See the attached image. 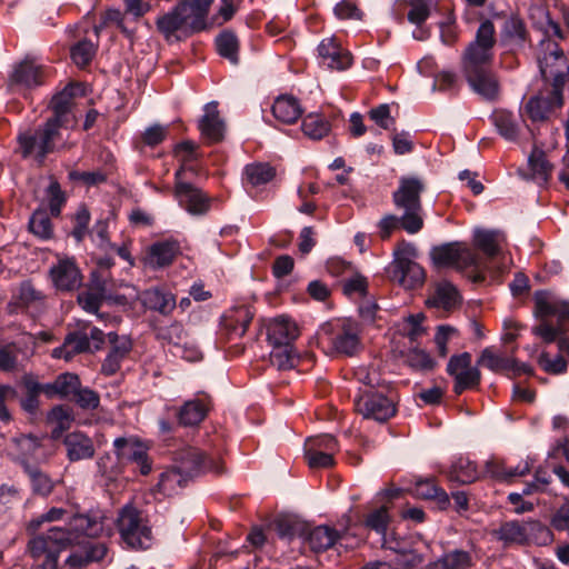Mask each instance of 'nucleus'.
<instances>
[{
  "instance_id": "obj_5",
  "label": "nucleus",
  "mask_w": 569,
  "mask_h": 569,
  "mask_svg": "<svg viewBox=\"0 0 569 569\" xmlns=\"http://www.w3.org/2000/svg\"><path fill=\"white\" fill-rule=\"evenodd\" d=\"M355 408L365 419H372L377 422H385L397 412L392 392L385 393L373 389L362 390L355 400Z\"/></svg>"
},
{
  "instance_id": "obj_15",
  "label": "nucleus",
  "mask_w": 569,
  "mask_h": 569,
  "mask_svg": "<svg viewBox=\"0 0 569 569\" xmlns=\"http://www.w3.org/2000/svg\"><path fill=\"white\" fill-rule=\"evenodd\" d=\"M50 277L54 287L62 291L76 290L82 282L80 270L71 258L59 259L50 268Z\"/></svg>"
},
{
  "instance_id": "obj_42",
  "label": "nucleus",
  "mask_w": 569,
  "mask_h": 569,
  "mask_svg": "<svg viewBox=\"0 0 569 569\" xmlns=\"http://www.w3.org/2000/svg\"><path fill=\"white\" fill-rule=\"evenodd\" d=\"M472 566L470 552L455 549L445 552L435 563V569H469Z\"/></svg>"
},
{
  "instance_id": "obj_40",
  "label": "nucleus",
  "mask_w": 569,
  "mask_h": 569,
  "mask_svg": "<svg viewBox=\"0 0 569 569\" xmlns=\"http://www.w3.org/2000/svg\"><path fill=\"white\" fill-rule=\"evenodd\" d=\"M416 545H423L425 549L429 548V543L423 540L421 535L398 537L395 533H390L382 539L383 548L395 552L397 557L403 556L407 550L411 549Z\"/></svg>"
},
{
  "instance_id": "obj_23",
  "label": "nucleus",
  "mask_w": 569,
  "mask_h": 569,
  "mask_svg": "<svg viewBox=\"0 0 569 569\" xmlns=\"http://www.w3.org/2000/svg\"><path fill=\"white\" fill-rule=\"evenodd\" d=\"M471 89L486 100H496L499 96V82L491 69H477L465 72Z\"/></svg>"
},
{
  "instance_id": "obj_33",
  "label": "nucleus",
  "mask_w": 569,
  "mask_h": 569,
  "mask_svg": "<svg viewBox=\"0 0 569 569\" xmlns=\"http://www.w3.org/2000/svg\"><path fill=\"white\" fill-rule=\"evenodd\" d=\"M80 383V379L76 373L64 372L59 375L53 382L43 385V393L49 398L54 396L60 398L73 397Z\"/></svg>"
},
{
  "instance_id": "obj_17",
  "label": "nucleus",
  "mask_w": 569,
  "mask_h": 569,
  "mask_svg": "<svg viewBox=\"0 0 569 569\" xmlns=\"http://www.w3.org/2000/svg\"><path fill=\"white\" fill-rule=\"evenodd\" d=\"M27 551L33 559V565L30 569L57 568L59 559L57 547H52L43 533L29 540Z\"/></svg>"
},
{
  "instance_id": "obj_29",
  "label": "nucleus",
  "mask_w": 569,
  "mask_h": 569,
  "mask_svg": "<svg viewBox=\"0 0 569 569\" xmlns=\"http://www.w3.org/2000/svg\"><path fill=\"white\" fill-rule=\"evenodd\" d=\"M142 305L150 310L157 311L163 316L170 315L176 306V297L162 288H150L141 293Z\"/></svg>"
},
{
  "instance_id": "obj_56",
  "label": "nucleus",
  "mask_w": 569,
  "mask_h": 569,
  "mask_svg": "<svg viewBox=\"0 0 569 569\" xmlns=\"http://www.w3.org/2000/svg\"><path fill=\"white\" fill-rule=\"evenodd\" d=\"M553 541V533L550 528L539 521L527 522V543L533 542L538 546H547Z\"/></svg>"
},
{
  "instance_id": "obj_18",
  "label": "nucleus",
  "mask_w": 569,
  "mask_h": 569,
  "mask_svg": "<svg viewBox=\"0 0 569 569\" xmlns=\"http://www.w3.org/2000/svg\"><path fill=\"white\" fill-rule=\"evenodd\" d=\"M156 27L168 42L179 41L182 38L193 34L176 7L159 16L156 20Z\"/></svg>"
},
{
  "instance_id": "obj_47",
  "label": "nucleus",
  "mask_w": 569,
  "mask_h": 569,
  "mask_svg": "<svg viewBox=\"0 0 569 569\" xmlns=\"http://www.w3.org/2000/svg\"><path fill=\"white\" fill-rule=\"evenodd\" d=\"M13 299L19 307L38 308L43 303L44 295L37 290L30 281H23Z\"/></svg>"
},
{
  "instance_id": "obj_44",
  "label": "nucleus",
  "mask_w": 569,
  "mask_h": 569,
  "mask_svg": "<svg viewBox=\"0 0 569 569\" xmlns=\"http://www.w3.org/2000/svg\"><path fill=\"white\" fill-rule=\"evenodd\" d=\"M478 363L493 372H509L510 368L517 366V360L511 357L497 355L490 348L482 350Z\"/></svg>"
},
{
  "instance_id": "obj_53",
  "label": "nucleus",
  "mask_w": 569,
  "mask_h": 569,
  "mask_svg": "<svg viewBox=\"0 0 569 569\" xmlns=\"http://www.w3.org/2000/svg\"><path fill=\"white\" fill-rule=\"evenodd\" d=\"M207 407L200 400L187 401L179 411V420L183 426H196L203 420Z\"/></svg>"
},
{
  "instance_id": "obj_39",
  "label": "nucleus",
  "mask_w": 569,
  "mask_h": 569,
  "mask_svg": "<svg viewBox=\"0 0 569 569\" xmlns=\"http://www.w3.org/2000/svg\"><path fill=\"white\" fill-rule=\"evenodd\" d=\"M495 535L506 546L525 545L527 543V522L523 525L518 521L505 522L495 531Z\"/></svg>"
},
{
  "instance_id": "obj_57",
  "label": "nucleus",
  "mask_w": 569,
  "mask_h": 569,
  "mask_svg": "<svg viewBox=\"0 0 569 569\" xmlns=\"http://www.w3.org/2000/svg\"><path fill=\"white\" fill-rule=\"evenodd\" d=\"M97 51V44L81 40L71 48V59L80 68L90 63Z\"/></svg>"
},
{
  "instance_id": "obj_49",
  "label": "nucleus",
  "mask_w": 569,
  "mask_h": 569,
  "mask_svg": "<svg viewBox=\"0 0 569 569\" xmlns=\"http://www.w3.org/2000/svg\"><path fill=\"white\" fill-rule=\"evenodd\" d=\"M216 47L218 53L228 59L232 64L239 61V41L231 31H223L216 38Z\"/></svg>"
},
{
  "instance_id": "obj_6",
  "label": "nucleus",
  "mask_w": 569,
  "mask_h": 569,
  "mask_svg": "<svg viewBox=\"0 0 569 569\" xmlns=\"http://www.w3.org/2000/svg\"><path fill=\"white\" fill-rule=\"evenodd\" d=\"M432 262L437 267H450L458 271L468 268L477 270L481 267L479 256L462 242H451L432 248L430 252Z\"/></svg>"
},
{
  "instance_id": "obj_11",
  "label": "nucleus",
  "mask_w": 569,
  "mask_h": 569,
  "mask_svg": "<svg viewBox=\"0 0 569 569\" xmlns=\"http://www.w3.org/2000/svg\"><path fill=\"white\" fill-rule=\"evenodd\" d=\"M563 106L562 91L552 88L549 97L535 96L531 97L526 106L525 111L532 122H545Z\"/></svg>"
},
{
  "instance_id": "obj_62",
  "label": "nucleus",
  "mask_w": 569,
  "mask_h": 569,
  "mask_svg": "<svg viewBox=\"0 0 569 569\" xmlns=\"http://www.w3.org/2000/svg\"><path fill=\"white\" fill-rule=\"evenodd\" d=\"M390 521V517L388 515V510L386 507H381L372 512H370L366 520V527L375 530L377 533L382 536V539L387 537V528Z\"/></svg>"
},
{
  "instance_id": "obj_24",
  "label": "nucleus",
  "mask_w": 569,
  "mask_h": 569,
  "mask_svg": "<svg viewBox=\"0 0 569 569\" xmlns=\"http://www.w3.org/2000/svg\"><path fill=\"white\" fill-rule=\"evenodd\" d=\"M77 87L74 84H68L64 89L51 99L50 107L53 111L52 120L59 121L69 127L76 122V117L72 113L73 98Z\"/></svg>"
},
{
  "instance_id": "obj_34",
  "label": "nucleus",
  "mask_w": 569,
  "mask_h": 569,
  "mask_svg": "<svg viewBox=\"0 0 569 569\" xmlns=\"http://www.w3.org/2000/svg\"><path fill=\"white\" fill-rule=\"evenodd\" d=\"M528 167L530 170V179L539 184L548 182L552 164L548 161L545 151L538 147H533L531 153L528 157Z\"/></svg>"
},
{
  "instance_id": "obj_31",
  "label": "nucleus",
  "mask_w": 569,
  "mask_h": 569,
  "mask_svg": "<svg viewBox=\"0 0 569 569\" xmlns=\"http://www.w3.org/2000/svg\"><path fill=\"white\" fill-rule=\"evenodd\" d=\"M272 114L283 123H295L302 114V108L297 98L290 94L278 97L272 104Z\"/></svg>"
},
{
  "instance_id": "obj_61",
  "label": "nucleus",
  "mask_w": 569,
  "mask_h": 569,
  "mask_svg": "<svg viewBox=\"0 0 569 569\" xmlns=\"http://www.w3.org/2000/svg\"><path fill=\"white\" fill-rule=\"evenodd\" d=\"M103 295L93 291L87 287L86 290L78 295V303L83 310L90 313H96L98 318L103 319V315L98 313V310L103 300H107Z\"/></svg>"
},
{
  "instance_id": "obj_41",
  "label": "nucleus",
  "mask_w": 569,
  "mask_h": 569,
  "mask_svg": "<svg viewBox=\"0 0 569 569\" xmlns=\"http://www.w3.org/2000/svg\"><path fill=\"white\" fill-rule=\"evenodd\" d=\"M492 121L501 137L509 141L517 140L520 128L513 113L507 110H497L492 114Z\"/></svg>"
},
{
  "instance_id": "obj_51",
  "label": "nucleus",
  "mask_w": 569,
  "mask_h": 569,
  "mask_svg": "<svg viewBox=\"0 0 569 569\" xmlns=\"http://www.w3.org/2000/svg\"><path fill=\"white\" fill-rule=\"evenodd\" d=\"M332 348L340 353L352 355L359 345L358 335L351 328H342L341 331L329 338Z\"/></svg>"
},
{
  "instance_id": "obj_43",
  "label": "nucleus",
  "mask_w": 569,
  "mask_h": 569,
  "mask_svg": "<svg viewBox=\"0 0 569 569\" xmlns=\"http://www.w3.org/2000/svg\"><path fill=\"white\" fill-rule=\"evenodd\" d=\"M459 301L460 296L457 288L448 281L440 282L436 288L433 297L429 299L432 306L446 310L456 307Z\"/></svg>"
},
{
  "instance_id": "obj_58",
  "label": "nucleus",
  "mask_w": 569,
  "mask_h": 569,
  "mask_svg": "<svg viewBox=\"0 0 569 569\" xmlns=\"http://www.w3.org/2000/svg\"><path fill=\"white\" fill-rule=\"evenodd\" d=\"M24 470L30 478L31 486L34 492L42 496H47L51 492L53 488V482L46 473H43L37 467H31L29 465L24 466Z\"/></svg>"
},
{
  "instance_id": "obj_16",
  "label": "nucleus",
  "mask_w": 569,
  "mask_h": 569,
  "mask_svg": "<svg viewBox=\"0 0 569 569\" xmlns=\"http://www.w3.org/2000/svg\"><path fill=\"white\" fill-rule=\"evenodd\" d=\"M42 83V71L40 66L32 61L24 60L17 64L8 79V89L11 92L30 89Z\"/></svg>"
},
{
  "instance_id": "obj_3",
  "label": "nucleus",
  "mask_w": 569,
  "mask_h": 569,
  "mask_svg": "<svg viewBox=\"0 0 569 569\" xmlns=\"http://www.w3.org/2000/svg\"><path fill=\"white\" fill-rule=\"evenodd\" d=\"M496 30L492 21L483 20L476 33V39L467 47L463 54V72L489 69L493 59Z\"/></svg>"
},
{
  "instance_id": "obj_48",
  "label": "nucleus",
  "mask_w": 569,
  "mask_h": 569,
  "mask_svg": "<svg viewBox=\"0 0 569 569\" xmlns=\"http://www.w3.org/2000/svg\"><path fill=\"white\" fill-rule=\"evenodd\" d=\"M552 479L548 472L542 469H536L533 473V479L530 482H527L522 489V493L525 496H531L535 493H546L552 497H556L557 493L551 488Z\"/></svg>"
},
{
  "instance_id": "obj_64",
  "label": "nucleus",
  "mask_w": 569,
  "mask_h": 569,
  "mask_svg": "<svg viewBox=\"0 0 569 569\" xmlns=\"http://www.w3.org/2000/svg\"><path fill=\"white\" fill-rule=\"evenodd\" d=\"M423 545H416L403 556L396 558V565L401 569H418L425 561Z\"/></svg>"
},
{
  "instance_id": "obj_35",
  "label": "nucleus",
  "mask_w": 569,
  "mask_h": 569,
  "mask_svg": "<svg viewBox=\"0 0 569 569\" xmlns=\"http://www.w3.org/2000/svg\"><path fill=\"white\" fill-rule=\"evenodd\" d=\"M107 555V547L101 542H89L87 543L82 551H77L71 553L67 563L72 567H84L91 562H98L102 560Z\"/></svg>"
},
{
  "instance_id": "obj_52",
  "label": "nucleus",
  "mask_w": 569,
  "mask_h": 569,
  "mask_svg": "<svg viewBox=\"0 0 569 569\" xmlns=\"http://www.w3.org/2000/svg\"><path fill=\"white\" fill-rule=\"evenodd\" d=\"M43 536L52 547H57L58 555H60L61 550L77 541L71 530L70 521L67 527L53 526L49 528Z\"/></svg>"
},
{
  "instance_id": "obj_45",
  "label": "nucleus",
  "mask_w": 569,
  "mask_h": 569,
  "mask_svg": "<svg viewBox=\"0 0 569 569\" xmlns=\"http://www.w3.org/2000/svg\"><path fill=\"white\" fill-rule=\"evenodd\" d=\"M449 478L459 483H471L478 479L476 465L468 458L460 457L452 463Z\"/></svg>"
},
{
  "instance_id": "obj_26",
  "label": "nucleus",
  "mask_w": 569,
  "mask_h": 569,
  "mask_svg": "<svg viewBox=\"0 0 569 569\" xmlns=\"http://www.w3.org/2000/svg\"><path fill=\"white\" fill-rule=\"evenodd\" d=\"M346 531L340 532L337 529L322 525L312 528L305 540L315 552H322L333 547L337 542L342 540Z\"/></svg>"
},
{
  "instance_id": "obj_32",
  "label": "nucleus",
  "mask_w": 569,
  "mask_h": 569,
  "mask_svg": "<svg viewBox=\"0 0 569 569\" xmlns=\"http://www.w3.org/2000/svg\"><path fill=\"white\" fill-rule=\"evenodd\" d=\"M69 521L76 540L80 536L97 537L103 530L102 517L98 513L74 515Z\"/></svg>"
},
{
  "instance_id": "obj_22",
  "label": "nucleus",
  "mask_w": 569,
  "mask_h": 569,
  "mask_svg": "<svg viewBox=\"0 0 569 569\" xmlns=\"http://www.w3.org/2000/svg\"><path fill=\"white\" fill-rule=\"evenodd\" d=\"M203 111L198 124L201 136L210 143L221 141L224 136V123L220 118L217 102L207 103Z\"/></svg>"
},
{
  "instance_id": "obj_54",
  "label": "nucleus",
  "mask_w": 569,
  "mask_h": 569,
  "mask_svg": "<svg viewBox=\"0 0 569 569\" xmlns=\"http://www.w3.org/2000/svg\"><path fill=\"white\" fill-rule=\"evenodd\" d=\"M157 337L171 345V349H176L182 341L186 340L188 333L184 331L180 322H171L168 326L159 327L157 329Z\"/></svg>"
},
{
  "instance_id": "obj_38",
  "label": "nucleus",
  "mask_w": 569,
  "mask_h": 569,
  "mask_svg": "<svg viewBox=\"0 0 569 569\" xmlns=\"http://www.w3.org/2000/svg\"><path fill=\"white\" fill-rule=\"evenodd\" d=\"M187 479L177 467L168 469L160 473L156 491L162 496H172L186 485Z\"/></svg>"
},
{
  "instance_id": "obj_55",
  "label": "nucleus",
  "mask_w": 569,
  "mask_h": 569,
  "mask_svg": "<svg viewBox=\"0 0 569 569\" xmlns=\"http://www.w3.org/2000/svg\"><path fill=\"white\" fill-rule=\"evenodd\" d=\"M229 318L230 323L228 326L231 328L232 333L242 337L253 318V313L249 307L241 306L236 308Z\"/></svg>"
},
{
  "instance_id": "obj_25",
  "label": "nucleus",
  "mask_w": 569,
  "mask_h": 569,
  "mask_svg": "<svg viewBox=\"0 0 569 569\" xmlns=\"http://www.w3.org/2000/svg\"><path fill=\"white\" fill-rule=\"evenodd\" d=\"M63 445L67 457L72 462L91 459L96 453L92 439L81 431L68 433L63 439Z\"/></svg>"
},
{
  "instance_id": "obj_8",
  "label": "nucleus",
  "mask_w": 569,
  "mask_h": 569,
  "mask_svg": "<svg viewBox=\"0 0 569 569\" xmlns=\"http://www.w3.org/2000/svg\"><path fill=\"white\" fill-rule=\"evenodd\" d=\"M118 528L123 541L131 548H147L151 541V530L143 522L139 511L126 506L118 518Z\"/></svg>"
},
{
  "instance_id": "obj_19",
  "label": "nucleus",
  "mask_w": 569,
  "mask_h": 569,
  "mask_svg": "<svg viewBox=\"0 0 569 569\" xmlns=\"http://www.w3.org/2000/svg\"><path fill=\"white\" fill-rule=\"evenodd\" d=\"M321 63L332 70H346L352 63L351 53L340 47L335 39H323L318 46Z\"/></svg>"
},
{
  "instance_id": "obj_27",
  "label": "nucleus",
  "mask_w": 569,
  "mask_h": 569,
  "mask_svg": "<svg viewBox=\"0 0 569 569\" xmlns=\"http://www.w3.org/2000/svg\"><path fill=\"white\" fill-rule=\"evenodd\" d=\"M180 250V244L176 240L154 242L149 247L147 263L153 269L164 268L172 263Z\"/></svg>"
},
{
  "instance_id": "obj_2",
  "label": "nucleus",
  "mask_w": 569,
  "mask_h": 569,
  "mask_svg": "<svg viewBox=\"0 0 569 569\" xmlns=\"http://www.w3.org/2000/svg\"><path fill=\"white\" fill-rule=\"evenodd\" d=\"M267 341L272 347L271 363L278 369L286 370L295 366L296 350L293 342L300 336L297 322L288 316L281 315L266 323Z\"/></svg>"
},
{
  "instance_id": "obj_28",
  "label": "nucleus",
  "mask_w": 569,
  "mask_h": 569,
  "mask_svg": "<svg viewBox=\"0 0 569 569\" xmlns=\"http://www.w3.org/2000/svg\"><path fill=\"white\" fill-rule=\"evenodd\" d=\"M506 241V236L500 230L476 229L473 232L475 246L488 258L500 256Z\"/></svg>"
},
{
  "instance_id": "obj_20",
  "label": "nucleus",
  "mask_w": 569,
  "mask_h": 569,
  "mask_svg": "<svg viewBox=\"0 0 569 569\" xmlns=\"http://www.w3.org/2000/svg\"><path fill=\"white\" fill-rule=\"evenodd\" d=\"M392 278L402 287L412 289L423 283L425 270L409 258L398 257L392 264Z\"/></svg>"
},
{
  "instance_id": "obj_63",
  "label": "nucleus",
  "mask_w": 569,
  "mask_h": 569,
  "mask_svg": "<svg viewBox=\"0 0 569 569\" xmlns=\"http://www.w3.org/2000/svg\"><path fill=\"white\" fill-rule=\"evenodd\" d=\"M410 10L408 21L412 24H422L430 16L432 0H408Z\"/></svg>"
},
{
  "instance_id": "obj_36",
  "label": "nucleus",
  "mask_w": 569,
  "mask_h": 569,
  "mask_svg": "<svg viewBox=\"0 0 569 569\" xmlns=\"http://www.w3.org/2000/svg\"><path fill=\"white\" fill-rule=\"evenodd\" d=\"M501 40L510 47H522L527 40L525 22L518 16H511L503 23Z\"/></svg>"
},
{
  "instance_id": "obj_4",
  "label": "nucleus",
  "mask_w": 569,
  "mask_h": 569,
  "mask_svg": "<svg viewBox=\"0 0 569 569\" xmlns=\"http://www.w3.org/2000/svg\"><path fill=\"white\" fill-rule=\"evenodd\" d=\"M59 121L48 119L43 127L39 128L34 133H21L18 137L22 156L24 158L36 153L37 159L42 161L48 153L54 151L57 143L61 140V128H68Z\"/></svg>"
},
{
  "instance_id": "obj_46",
  "label": "nucleus",
  "mask_w": 569,
  "mask_h": 569,
  "mask_svg": "<svg viewBox=\"0 0 569 569\" xmlns=\"http://www.w3.org/2000/svg\"><path fill=\"white\" fill-rule=\"evenodd\" d=\"M276 176V169L269 163L257 162L247 164L244 168V178L253 187L266 184Z\"/></svg>"
},
{
  "instance_id": "obj_7",
  "label": "nucleus",
  "mask_w": 569,
  "mask_h": 569,
  "mask_svg": "<svg viewBox=\"0 0 569 569\" xmlns=\"http://www.w3.org/2000/svg\"><path fill=\"white\" fill-rule=\"evenodd\" d=\"M542 46L545 53L538 58L541 76L546 81H551L552 88L562 91L569 74L567 58L557 42L548 40Z\"/></svg>"
},
{
  "instance_id": "obj_37",
  "label": "nucleus",
  "mask_w": 569,
  "mask_h": 569,
  "mask_svg": "<svg viewBox=\"0 0 569 569\" xmlns=\"http://www.w3.org/2000/svg\"><path fill=\"white\" fill-rule=\"evenodd\" d=\"M413 495L421 499H433L441 508H446L449 505V497L447 492L431 478L417 480L413 488Z\"/></svg>"
},
{
  "instance_id": "obj_14",
  "label": "nucleus",
  "mask_w": 569,
  "mask_h": 569,
  "mask_svg": "<svg viewBox=\"0 0 569 569\" xmlns=\"http://www.w3.org/2000/svg\"><path fill=\"white\" fill-rule=\"evenodd\" d=\"M110 349L102 362L101 372L107 376L114 375L121 367L124 359L132 350V341L127 336H119L116 332L108 333Z\"/></svg>"
},
{
  "instance_id": "obj_1",
  "label": "nucleus",
  "mask_w": 569,
  "mask_h": 569,
  "mask_svg": "<svg viewBox=\"0 0 569 569\" xmlns=\"http://www.w3.org/2000/svg\"><path fill=\"white\" fill-rule=\"evenodd\" d=\"M426 191V182L417 176H402L398 188L392 192V202L401 211L405 231L418 233L425 224L421 194Z\"/></svg>"
},
{
  "instance_id": "obj_50",
  "label": "nucleus",
  "mask_w": 569,
  "mask_h": 569,
  "mask_svg": "<svg viewBox=\"0 0 569 569\" xmlns=\"http://www.w3.org/2000/svg\"><path fill=\"white\" fill-rule=\"evenodd\" d=\"M301 129L310 139L319 140L330 132L331 126L329 121L320 114L311 113L302 120Z\"/></svg>"
},
{
  "instance_id": "obj_21",
  "label": "nucleus",
  "mask_w": 569,
  "mask_h": 569,
  "mask_svg": "<svg viewBox=\"0 0 569 569\" xmlns=\"http://www.w3.org/2000/svg\"><path fill=\"white\" fill-rule=\"evenodd\" d=\"M536 315L541 318L556 317L558 322L569 319V302L547 291L535 293Z\"/></svg>"
},
{
  "instance_id": "obj_12",
  "label": "nucleus",
  "mask_w": 569,
  "mask_h": 569,
  "mask_svg": "<svg viewBox=\"0 0 569 569\" xmlns=\"http://www.w3.org/2000/svg\"><path fill=\"white\" fill-rule=\"evenodd\" d=\"M182 169L174 173L176 196L188 212L192 214H203L209 209V198L198 188L181 180Z\"/></svg>"
},
{
  "instance_id": "obj_59",
  "label": "nucleus",
  "mask_w": 569,
  "mask_h": 569,
  "mask_svg": "<svg viewBox=\"0 0 569 569\" xmlns=\"http://www.w3.org/2000/svg\"><path fill=\"white\" fill-rule=\"evenodd\" d=\"M30 231L41 239H49L52 236V224L46 211L33 212L29 221Z\"/></svg>"
},
{
  "instance_id": "obj_10",
  "label": "nucleus",
  "mask_w": 569,
  "mask_h": 569,
  "mask_svg": "<svg viewBox=\"0 0 569 569\" xmlns=\"http://www.w3.org/2000/svg\"><path fill=\"white\" fill-rule=\"evenodd\" d=\"M177 468L187 477H193L204 471L222 472V465L219 459L208 458L204 453L193 447L181 449L177 455Z\"/></svg>"
},
{
  "instance_id": "obj_13",
  "label": "nucleus",
  "mask_w": 569,
  "mask_h": 569,
  "mask_svg": "<svg viewBox=\"0 0 569 569\" xmlns=\"http://www.w3.org/2000/svg\"><path fill=\"white\" fill-rule=\"evenodd\" d=\"M213 0H180L174 7L192 33L207 28V18Z\"/></svg>"
},
{
  "instance_id": "obj_30",
  "label": "nucleus",
  "mask_w": 569,
  "mask_h": 569,
  "mask_svg": "<svg viewBox=\"0 0 569 569\" xmlns=\"http://www.w3.org/2000/svg\"><path fill=\"white\" fill-rule=\"evenodd\" d=\"M86 351H93L87 333L71 332L64 338L62 346L52 350L51 356L56 359L70 361L74 355Z\"/></svg>"
},
{
  "instance_id": "obj_9",
  "label": "nucleus",
  "mask_w": 569,
  "mask_h": 569,
  "mask_svg": "<svg viewBox=\"0 0 569 569\" xmlns=\"http://www.w3.org/2000/svg\"><path fill=\"white\" fill-rule=\"evenodd\" d=\"M114 455L120 463H136L142 476L152 470L149 447L136 436L119 437L113 441Z\"/></svg>"
},
{
  "instance_id": "obj_60",
  "label": "nucleus",
  "mask_w": 569,
  "mask_h": 569,
  "mask_svg": "<svg viewBox=\"0 0 569 569\" xmlns=\"http://www.w3.org/2000/svg\"><path fill=\"white\" fill-rule=\"evenodd\" d=\"M566 331L567 329L562 326V322H558V326H552L546 320H542L532 328V333L540 337L546 343H558V339L563 338Z\"/></svg>"
}]
</instances>
